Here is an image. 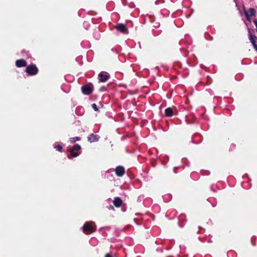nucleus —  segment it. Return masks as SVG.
Listing matches in <instances>:
<instances>
[{
    "label": "nucleus",
    "instance_id": "nucleus-16",
    "mask_svg": "<svg viewBox=\"0 0 257 257\" xmlns=\"http://www.w3.org/2000/svg\"><path fill=\"white\" fill-rule=\"evenodd\" d=\"M81 148V147L80 145H78V144H75L74 147H73V150H79Z\"/></svg>",
    "mask_w": 257,
    "mask_h": 257
},
{
    "label": "nucleus",
    "instance_id": "nucleus-7",
    "mask_svg": "<svg viewBox=\"0 0 257 257\" xmlns=\"http://www.w3.org/2000/svg\"><path fill=\"white\" fill-rule=\"evenodd\" d=\"M116 175L118 177H121L124 173V169L122 166H118L115 170Z\"/></svg>",
    "mask_w": 257,
    "mask_h": 257
},
{
    "label": "nucleus",
    "instance_id": "nucleus-2",
    "mask_svg": "<svg viewBox=\"0 0 257 257\" xmlns=\"http://www.w3.org/2000/svg\"><path fill=\"white\" fill-rule=\"evenodd\" d=\"M26 71L29 75H36L38 72V70L37 67L34 65H31L28 66L26 69Z\"/></svg>",
    "mask_w": 257,
    "mask_h": 257
},
{
    "label": "nucleus",
    "instance_id": "nucleus-15",
    "mask_svg": "<svg viewBox=\"0 0 257 257\" xmlns=\"http://www.w3.org/2000/svg\"><path fill=\"white\" fill-rule=\"evenodd\" d=\"M71 143H74L77 141L79 140V138L78 137H73L70 139Z\"/></svg>",
    "mask_w": 257,
    "mask_h": 257
},
{
    "label": "nucleus",
    "instance_id": "nucleus-3",
    "mask_svg": "<svg viewBox=\"0 0 257 257\" xmlns=\"http://www.w3.org/2000/svg\"><path fill=\"white\" fill-rule=\"evenodd\" d=\"M81 90L83 93L85 95H89L92 92L93 87L89 85H85L81 87Z\"/></svg>",
    "mask_w": 257,
    "mask_h": 257
},
{
    "label": "nucleus",
    "instance_id": "nucleus-12",
    "mask_svg": "<svg viewBox=\"0 0 257 257\" xmlns=\"http://www.w3.org/2000/svg\"><path fill=\"white\" fill-rule=\"evenodd\" d=\"M243 13L245 16V17H246L247 20L248 22H251V19L250 18V16H249V14L247 12V11L246 10L245 7L244 6L243 7Z\"/></svg>",
    "mask_w": 257,
    "mask_h": 257
},
{
    "label": "nucleus",
    "instance_id": "nucleus-18",
    "mask_svg": "<svg viewBox=\"0 0 257 257\" xmlns=\"http://www.w3.org/2000/svg\"><path fill=\"white\" fill-rule=\"evenodd\" d=\"M92 107L93 108V109L95 110V111H98V109L97 107V105L95 103H93L92 104Z\"/></svg>",
    "mask_w": 257,
    "mask_h": 257
},
{
    "label": "nucleus",
    "instance_id": "nucleus-19",
    "mask_svg": "<svg viewBox=\"0 0 257 257\" xmlns=\"http://www.w3.org/2000/svg\"><path fill=\"white\" fill-rule=\"evenodd\" d=\"M248 36H250V35H253L252 34V33H253V31L252 29L248 28Z\"/></svg>",
    "mask_w": 257,
    "mask_h": 257
},
{
    "label": "nucleus",
    "instance_id": "nucleus-17",
    "mask_svg": "<svg viewBox=\"0 0 257 257\" xmlns=\"http://www.w3.org/2000/svg\"><path fill=\"white\" fill-rule=\"evenodd\" d=\"M54 148L57 149L59 151H61L62 149V147L60 145H56L54 146Z\"/></svg>",
    "mask_w": 257,
    "mask_h": 257
},
{
    "label": "nucleus",
    "instance_id": "nucleus-10",
    "mask_svg": "<svg viewBox=\"0 0 257 257\" xmlns=\"http://www.w3.org/2000/svg\"><path fill=\"white\" fill-rule=\"evenodd\" d=\"M122 204V200L118 197L115 198L113 200V204L116 207H119Z\"/></svg>",
    "mask_w": 257,
    "mask_h": 257
},
{
    "label": "nucleus",
    "instance_id": "nucleus-13",
    "mask_svg": "<svg viewBox=\"0 0 257 257\" xmlns=\"http://www.w3.org/2000/svg\"><path fill=\"white\" fill-rule=\"evenodd\" d=\"M247 12L248 13L249 16H255L256 11L254 9L250 8L247 11Z\"/></svg>",
    "mask_w": 257,
    "mask_h": 257
},
{
    "label": "nucleus",
    "instance_id": "nucleus-11",
    "mask_svg": "<svg viewBox=\"0 0 257 257\" xmlns=\"http://www.w3.org/2000/svg\"><path fill=\"white\" fill-rule=\"evenodd\" d=\"M165 113L167 116H171L173 113V110L170 107L167 108L165 109Z\"/></svg>",
    "mask_w": 257,
    "mask_h": 257
},
{
    "label": "nucleus",
    "instance_id": "nucleus-6",
    "mask_svg": "<svg viewBox=\"0 0 257 257\" xmlns=\"http://www.w3.org/2000/svg\"><path fill=\"white\" fill-rule=\"evenodd\" d=\"M248 38L253 48L257 51V37L254 35H250Z\"/></svg>",
    "mask_w": 257,
    "mask_h": 257
},
{
    "label": "nucleus",
    "instance_id": "nucleus-1",
    "mask_svg": "<svg viewBox=\"0 0 257 257\" xmlns=\"http://www.w3.org/2000/svg\"><path fill=\"white\" fill-rule=\"evenodd\" d=\"M96 226L93 222L89 221L85 223L83 226V231L85 234L90 233L95 231Z\"/></svg>",
    "mask_w": 257,
    "mask_h": 257
},
{
    "label": "nucleus",
    "instance_id": "nucleus-20",
    "mask_svg": "<svg viewBox=\"0 0 257 257\" xmlns=\"http://www.w3.org/2000/svg\"><path fill=\"white\" fill-rule=\"evenodd\" d=\"M253 23L254 24H255V26H256V32H257V20H254L253 21Z\"/></svg>",
    "mask_w": 257,
    "mask_h": 257
},
{
    "label": "nucleus",
    "instance_id": "nucleus-9",
    "mask_svg": "<svg viewBox=\"0 0 257 257\" xmlns=\"http://www.w3.org/2000/svg\"><path fill=\"white\" fill-rule=\"evenodd\" d=\"M16 65L18 67H22L26 66V61L24 59L18 60L16 62Z\"/></svg>",
    "mask_w": 257,
    "mask_h": 257
},
{
    "label": "nucleus",
    "instance_id": "nucleus-21",
    "mask_svg": "<svg viewBox=\"0 0 257 257\" xmlns=\"http://www.w3.org/2000/svg\"><path fill=\"white\" fill-rule=\"evenodd\" d=\"M105 257H111V256L109 253H107L105 254Z\"/></svg>",
    "mask_w": 257,
    "mask_h": 257
},
{
    "label": "nucleus",
    "instance_id": "nucleus-8",
    "mask_svg": "<svg viewBox=\"0 0 257 257\" xmlns=\"http://www.w3.org/2000/svg\"><path fill=\"white\" fill-rule=\"evenodd\" d=\"M99 139V136H98L97 135H94L93 134H90L88 137V140L90 143L97 142L98 141Z\"/></svg>",
    "mask_w": 257,
    "mask_h": 257
},
{
    "label": "nucleus",
    "instance_id": "nucleus-5",
    "mask_svg": "<svg viewBox=\"0 0 257 257\" xmlns=\"http://www.w3.org/2000/svg\"><path fill=\"white\" fill-rule=\"evenodd\" d=\"M109 77V74L106 73L100 72L98 75L99 80L101 82H106Z\"/></svg>",
    "mask_w": 257,
    "mask_h": 257
},
{
    "label": "nucleus",
    "instance_id": "nucleus-14",
    "mask_svg": "<svg viewBox=\"0 0 257 257\" xmlns=\"http://www.w3.org/2000/svg\"><path fill=\"white\" fill-rule=\"evenodd\" d=\"M70 154L74 158L78 156V154L77 153L74 152L73 150L70 151Z\"/></svg>",
    "mask_w": 257,
    "mask_h": 257
},
{
    "label": "nucleus",
    "instance_id": "nucleus-4",
    "mask_svg": "<svg viewBox=\"0 0 257 257\" xmlns=\"http://www.w3.org/2000/svg\"><path fill=\"white\" fill-rule=\"evenodd\" d=\"M115 28L121 33L127 34H128V30L126 28V27L122 24H118L115 26Z\"/></svg>",
    "mask_w": 257,
    "mask_h": 257
}]
</instances>
